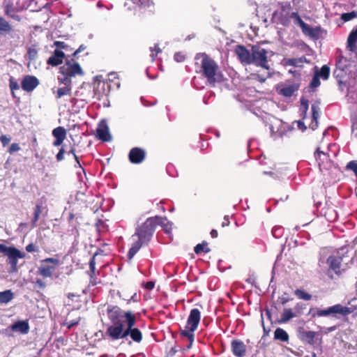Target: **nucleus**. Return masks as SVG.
Here are the masks:
<instances>
[{
    "label": "nucleus",
    "instance_id": "obj_1",
    "mask_svg": "<svg viewBox=\"0 0 357 357\" xmlns=\"http://www.w3.org/2000/svg\"><path fill=\"white\" fill-rule=\"evenodd\" d=\"M167 222L166 217L155 215L148 218L144 223L137 227L135 234L131 236L132 244L127 255L128 258L132 259L141 248L149 243L158 225L165 228Z\"/></svg>",
    "mask_w": 357,
    "mask_h": 357
},
{
    "label": "nucleus",
    "instance_id": "obj_2",
    "mask_svg": "<svg viewBox=\"0 0 357 357\" xmlns=\"http://www.w3.org/2000/svg\"><path fill=\"white\" fill-rule=\"evenodd\" d=\"M196 73L206 79L207 84L215 86L220 74L218 63L206 53H197L195 56Z\"/></svg>",
    "mask_w": 357,
    "mask_h": 357
},
{
    "label": "nucleus",
    "instance_id": "obj_3",
    "mask_svg": "<svg viewBox=\"0 0 357 357\" xmlns=\"http://www.w3.org/2000/svg\"><path fill=\"white\" fill-rule=\"evenodd\" d=\"M135 324L136 316L131 315L130 313L127 314L126 324H119L117 326H114L112 328V331H109V333H111L110 339L112 340H118L126 338L129 335L135 342H141L143 335L139 328H135Z\"/></svg>",
    "mask_w": 357,
    "mask_h": 357
},
{
    "label": "nucleus",
    "instance_id": "obj_4",
    "mask_svg": "<svg viewBox=\"0 0 357 357\" xmlns=\"http://www.w3.org/2000/svg\"><path fill=\"white\" fill-rule=\"evenodd\" d=\"M130 314L131 315H135L132 313V312L128 310L126 312H123L119 306L117 305H108L107 308V314L108 319L112 324L109 326L105 332V335L110 339L111 333H109V331H112V328L114 326H117L119 324H126V315L127 314Z\"/></svg>",
    "mask_w": 357,
    "mask_h": 357
},
{
    "label": "nucleus",
    "instance_id": "obj_5",
    "mask_svg": "<svg viewBox=\"0 0 357 357\" xmlns=\"http://www.w3.org/2000/svg\"><path fill=\"white\" fill-rule=\"evenodd\" d=\"M200 319L201 312L197 308L192 309L188 317L187 324L185 327V329L181 330L180 332L181 336L187 337L188 339L190 342V345L188 347V348L190 347L191 344L194 342V332L197 329Z\"/></svg>",
    "mask_w": 357,
    "mask_h": 357
},
{
    "label": "nucleus",
    "instance_id": "obj_6",
    "mask_svg": "<svg viewBox=\"0 0 357 357\" xmlns=\"http://www.w3.org/2000/svg\"><path fill=\"white\" fill-rule=\"evenodd\" d=\"M1 253L6 257V263L9 266L8 273H17L19 268L18 259L25 258L26 254L14 246H6L2 244Z\"/></svg>",
    "mask_w": 357,
    "mask_h": 357
},
{
    "label": "nucleus",
    "instance_id": "obj_7",
    "mask_svg": "<svg viewBox=\"0 0 357 357\" xmlns=\"http://www.w3.org/2000/svg\"><path fill=\"white\" fill-rule=\"evenodd\" d=\"M61 264L60 260L54 257H47L40 261L38 274L43 278H52L56 267Z\"/></svg>",
    "mask_w": 357,
    "mask_h": 357
},
{
    "label": "nucleus",
    "instance_id": "obj_8",
    "mask_svg": "<svg viewBox=\"0 0 357 357\" xmlns=\"http://www.w3.org/2000/svg\"><path fill=\"white\" fill-rule=\"evenodd\" d=\"M59 73L63 75L62 78H68L69 80H71L72 77L84 74L80 65L75 62L73 59H67L64 64L60 67Z\"/></svg>",
    "mask_w": 357,
    "mask_h": 357
},
{
    "label": "nucleus",
    "instance_id": "obj_9",
    "mask_svg": "<svg viewBox=\"0 0 357 357\" xmlns=\"http://www.w3.org/2000/svg\"><path fill=\"white\" fill-rule=\"evenodd\" d=\"M251 63L266 70L269 69L267 59V51L259 45L252 47Z\"/></svg>",
    "mask_w": 357,
    "mask_h": 357
},
{
    "label": "nucleus",
    "instance_id": "obj_10",
    "mask_svg": "<svg viewBox=\"0 0 357 357\" xmlns=\"http://www.w3.org/2000/svg\"><path fill=\"white\" fill-rule=\"evenodd\" d=\"M352 312L350 307L343 306L341 304H336L333 306L328 307L326 310H317L316 313L312 314L313 317H326L331 314H334L337 317L336 314H340L342 316H347Z\"/></svg>",
    "mask_w": 357,
    "mask_h": 357
},
{
    "label": "nucleus",
    "instance_id": "obj_11",
    "mask_svg": "<svg viewBox=\"0 0 357 357\" xmlns=\"http://www.w3.org/2000/svg\"><path fill=\"white\" fill-rule=\"evenodd\" d=\"M19 39L17 33L13 26L1 17V40H9L10 43H16Z\"/></svg>",
    "mask_w": 357,
    "mask_h": 357
},
{
    "label": "nucleus",
    "instance_id": "obj_12",
    "mask_svg": "<svg viewBox=\"0 0 357 357\" xmlns=\"http://www.w3.org/2000/svg\"><path fill=\"white\" fill-rule=\"evenodd\" d=\"M314 158L318 164L321 172L330 169L333 166V162L329 158V155L317 148L314 152Z\"/></svg>",
    "mask_w": 357,
    "mask_h": 357
},
{
    "label": "nucleus",
    "instance_id": "obj_13",
    "mask_svg": "<svg viewBox=\"0 0 357 357\" xmlns=\"http://www.w3.org/2000/svg\"><path fill=\"white\" fill-rule=\"evenodd\" d=\"M58 82L59 85L63 84V86L53 91L55 98L60 99L65 96H70L72 93V80H69L68 78L58 77Z\"/></svg>",
    "mask_w": 357,
    "mask_h": 357
},
{
    "label": "nucleus",
    "instance_id": "obj_14",
    "mask_svg": "<svg viewBox=\"0 0 357 357\" xmlns=\"http://www.w3.org/2000/svg\"><path fill=\"white\" fill-rule=\"evenodd\" d=\"M291 6L289 3H282L280 6L278 21L283 26H289L291 19Z\"/></svg>",
    "mask_w": 357,
    "mask_h": 357
},
{
    "label": "nucleus",
    "instance_id": "obj_15",
    "mask_svg": "<svg viewBox=\"0 0 357 357\" xmlns=\"http://www.w3.org/2000/svg\"><path fill=\"white\" fill-rule=\"evenodd\" d=\"M234 52L241 63L245 65L251 64L252 52H250L244 45H236Z\"/></svg>",
    "mask_w": 357,
    "mask_h": 357
},
{
    "label": "nucleus",
    "instance_id": "obj_16",
    "mask_svg": "<svg viewBox=\"0 0 357 357\" xmlns=\"http://www.w3.org/2000/svg\"><path fill=\"white\" fill-rule=\"evenodd\" d=\"M146 158V151L144 149L139 147H134L130 149L128 158L132 164H140Z\"/></svg>",
    "mask_w": 357,
    "mask_h": 357
},
{
    "label": "nucleus",
    "instance_id": "obj_17",
    "mask_svg": "<svg viewBox=\"0 0 357 357\" xmlns=\"http://www.w3.org/2000/svg\"><path fill=\"white\" fill-rule=\"evenodd\" d=\"M38 84V79L33 75H26L21 82L22 89L27 92L33 91Z\"/></svg>",
    "mask_w": 357,
    "mask_h": 357
},
{
    "label": "nucleus",
    "instance_id": "obj_18",
    "mask_svg": "<svg viewBox=\"0 0 357 357\" xmlns=\"http://www.w3.org/2000/svg\"><path fill=\"white\" fill-rule=\"evenodd\" d=\"M231 349L236 357H244L246 354V345L241 340H233L231 342Z\"/></svg>",
    "mask_w": 357,
    "mask_h": 357
},
{
    "label": "nucleus",
    "instance_id": "obj_19",
    "mask_svg": "<svg viewBox=\"0 0 357 357\" xmlns=\"http://www.w3.org/2000/svg\"><path fill=\"white\" fill-rule=\"evenodd\" d=\"M96 133L98 138L103 142H109L111 140L109 128L105 121H102L99 123L96 129Z\"/></svg>",
    "mask_w": 357,
    "mask_h": 357
},
{
    "label": "nucleus",
    "instance_id": "obj_20",
    "mask_svg": "<svg viewBox=\"0 0 357 357\" xmlns=\"http://www.w3.org/2000/svg\"><path fill=\"white\" fill-rule=\"evenodd\" d=\"M8 329L13 332H19L20 333L23 335L27 334L29 332L30 329L29 321L27 319L17 321L13 324L12 325H10L8 327Z\"/></svg>",
    "mask_w": 357,
    "mask_h": 357
},
{
    "label": "nucleus",
    "instance_id": "obj_21",
    "mask_svg": "<svg viewBox=\"0 0 357 357\" xmlns=\"http://www.w3.org/2000/svg\"><path fill=\"white\" fill-rule=\"evenodd\" d=\"M342 257L340 256H330L327 259L329 268L337 275L342 273Z\"/></svg>",
    "mask_w": 357,
    "mask_h": 357
},
{
    "label": "nucleus",
    "instance_id": "obj_22",
    "mask_svg": "<svg viewBox=\"0 0 357 357\" xmlns=\"http://www.w3.org/2000/svg\"><path fill=\"white\" fill-rule=\"evenodd\" d=\"M65 54L63 51L56 49L53 54L47 59V63L49 66H57L63 63Z\"/></svg>",
    "mask_w": 357,
    "mask_h": 357
},
{
    "label": "nucleus",
    "instance_id": "obj_23",
    "mask_svg": "<svg viewBox=\"0 0 357 357\" xmlns=\"http://www.w3.org/2000/svg\"><path fill=\"white\" fill-rule=\"evenodd\" d=\"M303 33L312 39H318L321 33V29L320 26L311 27L307 24H305L301 28Z\"/></svg>",
    "mask_w": 357,
    "mask_h": 357
},
{
    "label": "nucleus",
    "instance_id": "obj_24",
    "mask_svg": "<svg viewBox=\"0 0 357 357\" xmlns=\"http://www.w3.org/2000/svg\"><path fill=\"white\" fill-rule=\"evenodd\" d=\"M52 135L55 137L53 145L54 146H59L66 137V129L62 126H59L52 130Z\"/></svg>",
    "mask_w": 357,
    "mask_h": 357
},
{
    "label": "nucleus",
    "instance_id": "obj_25",
    "mask_svg": "<svg viewBox=\"0 0 357 357\" xmlns=\"http://www.w3.org/2000/svg\"><path fill=\"white\" fill-rule=\"evenodd\" d=\"M300 84L298 83L292 84L290 85H284L281 89H278V93L284 97H291L294 93L299 89Z\"/></svg>",
    "mask_w": 357,
    "mask_h": 357
},
{
    "label": "nucleus",
    "instance_id": "obj_26",
    "mask_svg": "<svg viewBox=\"0 0 357 357\" xmlns=\"http://www.w3.org/2000/svg\"><path fill=\"white\" fill-rule=\"evenodd\" d=\"M284 61L285 66H292L294 67H303L304 63H309V61L305 56L300 58L285 59Z\"/></svg>",
    "mask_w": 357,
    "mask_h": 357
},
{
    "label": "nucleus",
    "instance_id": "obj_27",
    "mask_svg": "<svg viewBox=\"0 0 357 357\" xmlns=\"http://www.w3.org/2000/svg\"><path fill=\"white\" fill-rule=\"evenodd\" d=\"M357 42V28L356 29L352 30V31L349 33V37L347 38V48L351 52H354L356 50V43Z\"/></svg>",
    "mask_w": 357,
    "mask_h": 357
},
{
    "label": "nucleus",
    "instance_id": "obj_28",
    "mask_svg": "<svg viewBox=\"0 0 357 357\" xmlns=\"http://www.w3.org/2000/svg\"><path fill=\"white\" fill-rule=\"evenodd\" d=\"M131 1L140 9H149L151 12L153 11L155 6L153 0H131Z\"/></svg>",
    "mask_w": 357,
    "mask_h": 357
},
{
    "label": "nucleus",
    "instance_id": "obj_29",
    "mask_svg": "<svg viewBox=\"0 0 357 357\" xmlns=\"http://www.w3.org/2000/svg\"><path fill=\"white\" fill-rule=\"evenodd\" d=\"M17 10L13 6V3H8L5 6V13L9 17L20 22L21 20L20 17L17 14Z\"/></svg>",
    "mask_w": 357,
    "mask_h": 357
},
{
    "label": "nucleus",
    "instance_id": "obj_30",
    "mask_svg": "<svg viewBox=\"0 0 357 357\" xmlns=\"http://www.w3.org/2000/svg\"><path fill=\"white\" fill-rule=\"evenodd\" d=\"M274 338L282 342H288L289 337L287 331L281 328H278L274 331Z\"/></svg>",
    "mask_w": 357,
    "mask_h": 357
},
{
    "label": "nucleus",
    "instance_id": "obj_31",
    "mask_svg": "<svg viewBox=\"0 0 357 357\" xmlns=\"http://www.w3.org/2000/svg\"><path fill=\"white\" fill-rule=\"evenodd\" d=\"M295 317L296 314H294L291 308H284L281 314L280 322L286 323Z\"/></svg>",
    "mask_w": 357,
    "mask_h": 357
},
{
    "label": "nucleus",
    "instance_id": "obj_32",
    "mask_svg": "<svg viewBox=\"0 0 357 357\" xmlns=\"http://www.w3.org/2000/svg\"><path fill=\"white\" fill-rule=\"evenodd\" d=\"M316 333L314 331H305L301 335V338L303 340L305 341L310 344H314L315 341Z\"/></svg>",
    "mask_w": 357,
    "mask_h": 357
},
{
    "label": "nucleus",
    "instance_id": "obj_33",
    "mask_svg": "<svg viewBox=\"0 0 357 357\" xmlns=\"http://www.w3.org/2000/svg\"><path fill=\"white\" fill-rule=\"evenodd\" d=\"M42 213V207L40 204H36L33 208V218L31 220L32 227H35L37 226V222L40 218V215Z\"/></svg>",
    "mask_w": 357,
    "mask_h": 357
},
{
    "label": "nucleus",
    "instance_id": "obj_34",
    "mask_svg": "<svg viewBox=\"0 0 357 357\" xmlns=\"http://www.w3.org/2000/svg\"><path fill=\"white\" fill-rule=\"evenodd\" d=\"M194 251L197 255H199L202 252L208 253L211 251V249L208 247V243L206 241H203L202 243L197 244L194 248Z\"/></svg>",
    "mask_w": 357,
    "mask_h": 357
},
{
    "label": "nucleus",
    "instance_id": "obj_35",
    "mask_svg": "<svg viewBox=\"0 0 357 357\" xmlns=\"http://www.w3.org/2000/svg\"><path fill=\"white\" fill-rule=\"evenodd\" d=\"M315 74L318 75L319 77H321L323 79L326 80L328 79L330 75V68L327 65H324L320 71H316Z\"/></svg>",
    "mask_w": 357,
    "mask_h": 357
},
{
    "label": "nucleus",
    "instance_id": "obj_36",
    "mask_svg": "<svg viewBox=\"0 0 357 357\" xmlns=\"http://www.w3.org/2000/svg\"><path fill=\"white\" fill-rule=\"evenodd\" d=\"M294 294L299 298L304 301H310L312 298V295L304 291L301 289H296L294 291Z\"/></svg>",
    "mask_w": 357,
    "mask_h": 357
},
{
    "label": "nucleus",
    "instance_id": "obj_37",
    "mask_svg": "<svg viewBox=\"0 0 357 357\" xmlns=\"http://www.w3.org/2000/svg\"><path fill=\"white\" fill-rule=\"evenodd\" d=\"M14 297V294L11 290H6L1 291V303H7Z\"/></svg>",
    "mask_w": 357,
    "mask_h": 357
},
{
    "label": "nucleus",
    "instance_id": "obj_38",
    "mask_svg": "<svg viewBox=\"0 0 357 357\" xmlns=\"http://www.w3.org/2000/svg\"><path fill=\"white\" fill-rule=\"evenodd\" d=\"M291 18L294 19V24L298 25L302 28L306 23L301 19L300 15L296 12L291 13Z\"/></svg>",
    "mask_w": 357,
    "mask_h": 357
},
{
    "label": "nucleus",
    "instance_id": "obj_39",
    "mask_svg": "<svg viewBox=\"0 0 357 357\" xmlns=\"http://www.w3.org/2000/svg\"><path fill=\"white\" fill-rule=\"evenodd\" d=\"M346 170L351 171L357 177V160H351L347 163Z\"/></svg>",
    "mask_w": 357,
    "mask_h": 357
},
{
    "label": "nucleus",
    "instance_id": "obj_40",
    "mask_svg": "<svg viewBox=\"0 0 357 357\" xmlns=\"http://www.w3.org/2000/svg\"><path fill=\"white\" fill-rule=\"evenodd\" d=\"M301 105L302 112H303V118L304 119V118H305V116L307 115V110H308L309 101L303 97L301 99Z\"/></svg>",
    "mask_w": 357,
    "mask_h": 357
},
{
    "label": "nucleus",
    "instance_id": "obj_41",
    "mask_svg": "<svg viewBox=\"0 0 357 357\" xmlns=\"http://www.w3.org/2000/svg\"><path fill=\"white\" fill-rule=\"evenodd\" d=\"M356 17H357V12L356 11L345 13H343L341 16V19L342 20H344V22L350 21Z\"/></svg>",
    "mask_w": 357,
    "mask_h": 357
},
{
    "label": "nucleus",
    "instance_id": "obj_42",
    "mask_svg": "<svg viewBox=\"0 0 357 357\" xmlns=\"http://www.w3.org/2000/svg\"><path fill=\"white\" fill-rule=\"evenodd\" d=\"M306 307V305L303 303H298L296 304L294 310V314H296V317L301 315L303 313L304 310Z\"/></svg>",
    "mask_w": 357,
    "mask_h": 357
},
{
    "label": "nucleus",
    "instance_id": "obj_43",
    "mask_svg": "<svg viewBox=\"0 0 357 357\" xmlns=\"http://www.w3.org/2000/svg\"><path fill=\"white\" fill-rule=\"evenodd\" d=\"M321 84L319 77L318 75L314 73V75L313 76L310 83V88L314 89L318 87Z\"/></svg>",
    "mask_w": 357,
    "mask_h": 357
},
{
    "label": "nucleus",
    "instance_id": "obj_44",
    "mask_svg": "<svg viewBox=\"0 0 357 357\" xmlns=\"http://www.w3.org/2000/svg\"><path fill=\"white\" fill-rule=\"evenodd\" d=\"M27 54L29 59L31 61H33L36 59L37 56L38 51L34 47H30L28 49Z\"/></svg>",
    "mask_w": 357,
    "mask_h": 357
},
{
    "label": "nucleus",
    "instance_id": "obj_45",
    "mask_svg": "<svg viewBox=\"0 0 357 357\" xmlns=\"http://www.w3.org/2000/svg\"><path fill=\"white\" fill-rule=\"evenodd\" d=\"M312 109V117L313 121L315 122V126L317 125V119L319 117V107L314 105L311 107Z\"/></svg>",
    "mask_w": 357,
    "mask_h": 357
},
{
    "label": "nucleus",
    "instance_id": "obj_46",
    "mask_svg": "<svg viewBox=\"0 0 357 357\" xmlns=\"http://www.w3.org/2000/svg\"><path fill=\"white\" fill-rule=\"evenodd\" d=\"M150 51L152 52H154V51L155 52V54H151V60L153 61H155V59L156 56H158V54L162 52V50L160 48L158 44H155L153 47H150Z\"/></svg>",
    "mask_w": 357,
    "mask_h": 357
},
{
    "label": "nucleus",
    "instance_id": "obj_47",
    "mask_svg": "<svg viewBox=\"0 0 357 357\" xmlns=\"http://www.w3.org/2000/svg\"><path fill=\"white\" fill-rule=\"evenodd\" d=\"M90 278L89 285L96 286L98 284V278L96 272H87Z\"/></svg>",
    "mask_w": 357,
    "mask_h": 357
},
{
    "label": "nucleus",
    "instance_id": "obj_48",
    "mask_svg": "<svg viewBox=\"0 0 357 357\" xmlns=\"http://www.w3.org/2000/svg\"><path fill=\"white\" fill-rule=\"evenodd\" d=\"M21 149L20 146L17 143H13L8 149V152L10 154H13L14 153L20 151Z\"/></svg>",
    "mask_w": 357,
    "mask_h": 357
},
{
    "label": "nucleus",
    "instance_id": "obj_49",
    "mask_svg": "<svg viewBox=\"0 0 357 357\" xmlns=\"http://www.w3.org/2000/svg\"><path fill=\"white\" fill-rule=\"evenodd\" d=\"M10 88L12 91V93L14 94V91L17 90L20 88V86L17 81L14 79L13 77L10 78Z\"/></svg>",
    "mask_w": 357,
    "mask_h": 357
},
{
    "label": "nucleus",
    "instance_id": "obj_50",
    "mask_svg": "<svg viewBox=\"0 0 357 357\" xmlns=\"http://www.w3.org/2000/svg\"><path fill=\"white\" fill-rule=\"evenodd\" d=\"M25 250L27 252H39V248L35 244L31 243L29 244H28L26 247H25Z\"/></svg>",
    "mask_w": 357,
    "mask_h": 357
},
{
    "label": "nucleus",
    "instance_id": "obj_51",
    "mask_svg": "<svg viewBox=\"0 0 357 357\" xmlns=\"http://www.w3.org/2000/svg\"><path fill=\"white\" fill-rule=\"evenodd\" d=\"M174 59L176 62H183L185 60V55L181 52H176Z\"/></svg>",
    "mask_w": 357,
    "mask_h": 357
},
{
    "label": "nucleus",
    "instance_id": "obj_52",
    "mask_svg": "<svg viewBox=\"0 0 357 357\" xmlns=\"http://www.w3.org/2000/svg\"><path fill=\"white\" fill-rule=\"evenodd\" d=\"M96 255L89 261V271L88 272H96Z\"/></svg>",
    "mask_w": 357,
    "mask_h": 357
},
{
    "label": "nucleus",
    "instance_id": "obj_53",
    "mask_svg": "<svg viewBox=\"0 0 357 357\" xmlns=\"http://www.w3.org/2000/svg\"><path fill=\"white\" fill-rule=\"evenodd\" d=\"M66 153L64 146H63L59 151L56 155V160L60 162L64 159V153Z\"/></svg>",
    "mask_w": 357,
    "mask_h": 357
},
{
    "label": "nucleus",
    "instance_id": "obj_54",
    "mask_svg": "<svg viewBox=\"0 0 357 357\" xmlns=\"http://www.w3.org/2000/svg\"><path fill=\"white\" fill-rule=\"evenodd\" d=\"M54 45L55 46H56L57 47H59V49H63V50H67L68 49V45L65 43V42H63V41H55L54 43Z\"/></svg>",
    "mask_w": 357,
    "mask_h": 357
},
{
    "label": "nucleus",
    "instance_id": "obj_55",
    "mask_svg": "<svg viewBox=\"0 0 357 357\" xmlns=\"http://www.w3.org/2000/svg\"><path fill=\"white\" fill-rule=\"evenodd\" d=\"M252 75L253 76L254 79H257V81H259L261 83H263L266 80V77L261 76V75H259L258 73H255V74H252Z\"/></svg>",
    "mask_w": 357,
    "mask_h": 357
},
{
    "label": "nucleus",
    "instance_id": "obj_56",
    "mask_svg": "<svg viewBox=\"0 0 357 357\" xmlns=\"http://www.w3.org/2000/svg\"><path fill=\"white\" fill-rule=\"evenodd\" d=\"M68 154H73L74 158H75V161L77 162V163L79 165V166H80V162H79V158L77 156V155L75 154V149L74 147H72L70 149V150L67 152Z\"/></svg>",
    "mask_w": 357,
    "mask_h": 357
},
{
    "label": "nucleus",
    "instance_id": "obj_57",
    "mask_svg": "<svg viewBox=\"0 0 357 357\" xmlns=\"http://www.w3.org/2000/svg\"><path fill=\"white\" fill-rule=\"evenodd\" d=\"M10 142V138H8L5 135H1V144L3 146L8 145Z\"/></svg>",
    "mask_w": 357,
    "mask_h": 357
},
{
    "label": "nucleus",
    "instance_id": "obj_58",
    "mask_svg": "<svg viewBox=\"0 0 357 357\" xmlns=\"http://www.w3.org/2000/svg\"><path fill=\"white\" fill-rule=\"evenodd\" d=\"M86 49V46L84 45H81L79 48L74 52V53L72 54L73 57H77V55L81 52L82 51Z\"/></svg>",
    "mask_w": 357,
    "mask_h": 357
},
{
    "label": "nucleus",
    "instance_id": "obj_59",
    "mask_svg": "<svg viewBox=\"0 0 357 357\" xmlns=\"http://www.w3.org/2000/svg\"><path fill=\"white\" fill-rule=\"evenodd\" d=\"M155 283L153 282L149 281L145 283L144 287L148 290H151L154 288Z\"/></svg>",
    "mask_w": 357,
    "mask_h": 357
},
{
    "label": "nucleus",
    "instance_id": "obj_60",
    "mask_svg": "<svg viewBox=\"0 0 357 357\" xmlns=\"http://www.w3.org/2000/svg\"><path fill=\"white\" fill-rule=\"evenodd\" d=\"M229 223H230V222H229L228 216L225 215L224 218V220L221 224L222 227H227L229 225Z\"/></svg>",
    "mask_w": 357,
    "mask_h": 357
},
{
    "label": "nucleus",
    "instance_id": "obj_61",
    "mask_svg": "<svg viewBox=\"0 0 357 357\" xmlns=\"http://www.w3.org/2000/svg\"><path fill=\"white\" fill-rule=\"evenodd\" d=\"M297 124H298V128L304 131L306 130L307 127L305 126V123L302 121H298L297 122Z\"/></svg>",
    "mask_w": 357,
    "mask_h": 357
},
{
    "label": "nucleus",
    "instance_id": "obj_62",
    "mask_svg": "<svg viewBox=\"0 0 357 357\" xmlns=\"http://www.w3.org/2000/svg\"><path fill=\"white\" fill-rule=\"evenodd\" d=\"M280 302L282 305H284L287 303L289 301V299L287 297L282 296L279 298Z\"/></svg>",
    "mask_w": 357,
    "mask_h": 357
},
{
    "label": "nucleus",
    "instance_id": "obj_63",
    "mask_svg": "<svg viewBox=\"0 0 357 357\" xmlns=\"http://www.w3.org/2000/svg\"><path fill=\"white\" fill-rule=\"evenodd\" d=\"M78 323H79V321H75V320L71 321L69 323H67L66 324L68 325L67 326L68 329H70L73 326L77 325Z\"/></svg>",
    "mask_w": 357,
    "mask_h": 357
},
{
    "label": "nucleus",
    "instance_id": "obj_64",
    "mask_svg": "<svg viewBox=\"0 0 357 357\" xmlns=\"http://www.w3.org/2000/svg\"><path fill=\"white\" fill-rule=\"evenodd\" d=\"M36 284L40 288L43 289L45 287V284L41 280L38 279L36 281Z\"/></svg>",
    "mask_w": 357,
    "mask_h": 357
}]
</instances>
